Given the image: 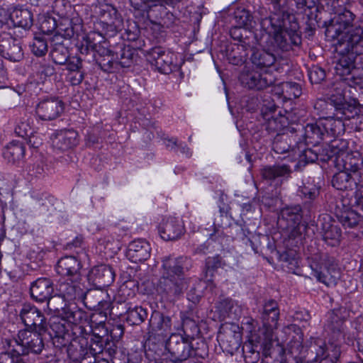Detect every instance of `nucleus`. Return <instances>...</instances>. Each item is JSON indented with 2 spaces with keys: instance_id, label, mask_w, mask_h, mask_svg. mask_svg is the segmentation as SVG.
<instances>
[{
  "instance_id": "nucleus-12",
  "label": "nucleus",
  "mask_w": 363,
  "mask_h": 363,
  "mask_svg": "<svg viewBox=\"0 0 363 363\" xmlns=\"http://www.w3.org/2000/svg\"><path fill=\"white\" fill-rule=\"evenodd\" d=\"M65 109L63 101L57 96H46L35 106L36 116L43 121H52L60 116Z\"/></svg>"
},
{
  "instance_id": "nucleus-20",
  "label": "nucleus",
  "mask_w": 363,
  "mask_h": 363,
  "mask_svg": "<svg viewBox=\"0 0 363 363\" xmlns=\"http://www.w3.org/2000/svg\"><path fill=\"white\" fill-rule=\"evenodd\" d=\"M40 333L38 331L33 333L29 330L19 331L16 342L21 347V351L23 354L30 352L38 354L42 351L43 342L40 335Z\"/></svg>"
},
{
  "instance_id": "nucleus-63",
  "label": "nucleus",
  "mask_w": 363,
  "mask_h": 363,
  "mask_svg": "<svg viewBox=\"0 0 363 363\" xmlns=\"http://www.w3.org/2000/svg\"><path fill=\"white\" fill-rule=\"evenodd\" d=\"M358 349L363 353V339H359L357 341Z\"/></svg>"
},
{
  "instance_id": "nucleus-21",
  "label": "nucleus",
  "mask_w": 363,
  "mask_h": 363,
  "mask_svg": "<svg viewBox=\"0 0 363 363\" xmlns=\"http://www.w3.org/2000/svg\"><path fill=\"white\" fill-rule=\"evenodd\" d=\"M65 323L62 318H56L52 319L50 323L48 333L53 344L57 347H66L71 340V326H66Z\"/></svg>"
},
{
  "instance_id": "nucleus-40",
  "label": "nucleus",
  "mask_w": 363,
  "mask_h": 363,
  "mask_svg": "<svg viewBox=\"0 0 363 363\" xmlns=\"http://www.w3.org/2000/svg\"><path fill=\"white\" fill-rule=\"evenodd\" d=\"M51 57L55 64L65 65L69 59V51L66 45L53 47L50 52Z\"/></svg>"
},
{
  "instance_id": "nucleus-57",
  "label": "nucleus",
  "mask_w": 363,
  "mask_h": 363,
  "mask_svg": "<svg viewBox=\"0 0 363 363\" xmlns=\"http://www.w3.org/2000/svg\"><path fill=\"white\" fill-rule=\"evenodd\" d=\"M362 188V185L360 184V186L357 189L358 191L356 192L354 196V205L357 208L363 209V191L361 190Z\"/></svg>"
},
{
  "instance_id": "nucleus-15",
  "label": "nucleus",
  "mask_w": 363,
  "mask_h": 363,
  "mask_svg": "<svg viewBox=\"0 0 363 363\" xmlns=\"http://www.w3.org/2000/svg\"><path fill=\"white\" fill-rule=\"evenodd\" d=\"M92 50L99 55L107 57L108 62H112L111 57L115 54L108 46L104 37L99 32L92 31L85 35L82 41V50L88 51Z\"/></svg>"
},
{
  "instance_id": "nucleus-5",
  "label": "nucleus",
  "mask_w": 363,
  "mask_h": 363,
  "mask_svg": "<svg viewBox=\"0 0 363 363\" xmlns=\"http://www.w3.org/2000/svg\"><path fill=\"white\" fill-rule=\"evenodd\" d=\"M318 157V155L311 149H306L302 152L293 150L283 158L281 163L265 167L262 169V174L265 179L278 185L283 178L289 175L292 168L295 170L300 169L307 163L317 160Z\"/></svg>"
},
{
  "instance_id": "nucleus-41",
  "label": "nucleus",
  "mask_w": 363,
  "mask_h": 363,
  "mask_svg": "<svg viewBox=\"0 0 363 363\" xmlns=\"http://www.w3.org/2000/svg\"><path fill=\"white\" fill-rule=\"evenodd\" d=\"M235 19L238 27L250 29L252 27V17L249 11L242 9L235 12Z\"/></svg>"
},
{
  "instance_id": "nucleus-45",
  "label": "nucleus",
  "mask_w": 363,
  "mask_h": 363,
  "mask_svg": "<svg viewBox=\"0 0 363 363\" xmlns=\"http://www.w3.org/2000/svg\"><path fill=\"white\" fill-rule=\"evenodd\" d=\"M133 54L129 48L121 49V52L113 54L111 57L112 62H115L120 64L122 67H129L132 62Z\"/></svg>"
},
{
  "instance_id": "nucleus-31",
  "label": "nucleus",
  "mask_w": 363,
  "mask_h": 363,
  "mask_svg": "<svg viewBox=\"0 0 363 363\" xmlns=\"http://www.w3.org/2000/svg\"><path fill=\"white\" fill-rule=\"evenodd\" d=\"M74 33V27L72 24L63 23L60 22L55 35L51 38V46L59 47L65 45L64 42L69 40Z\"/></svg>"
},
{
  "instance_id": "nucleus-34",
  "label": "nucleus",
  "mask_w": 363,
  "mask_h": 363,
  "mask_svg": "<svg viewBox=\"0 0 363 363\" xmlns=\"http://www.w3.org/2000/svg\"><path fill=\"white\" fill-rule=\"evenodd\" d=\"M51 6L52 12L61 18V22L72 24V21L66 17L68 9H71L70 4L67 0H54Z\"/></svg>"
},
{
  "instance_id": "nucleus-32",
  "label": "nucleus",
  "mask_w": 363,
  "mask_h": 363,
  "mask_svg": "<svg viewBox=\"0 0 363 363\" xmlns=\"http://www.w3.org/2000/svg\"><path fill=\"white\" fill-rule=\"evenodd\" d=\"M61 318L68 324V325H78L81 323L84 317V313L82 310L79 309L76 306L73 307H67L65 303L64 306H61Z\"/></svg>"
},
{
  "instance_id": "nucleus-64",
  "label": "nucleus",
  "mask_w": 363,
  "mask_h": 363,
  "mask_svg": "<svg viewBox=\"0 0 363 363\" xmlns=\"http://www.w3.org/2000/svg\"><path fill=\"white\" fill-rule=\"evenodd\" d=\"M33 6H39L43 0H28Z\"/></svg>"
},
{
  "instance_id": "nucleus-58",
  "label": "nucleus",
  "mask_w": 363,
  "mask_h": 363,
  "mask_svg": "<svg viewBox=\"0 0 363 363\" xmlns=\"http://www.w3.org/2000/svg\"><path fill=\"white\" fill-rule=\"evenodd\" d=\"M241 28L238 26H235L233 28L230 30V35L235 39L240 40L242 38V34L241 33Z\"/></svg>"
},
{
  "instance_id": "nucleus-7",
  "label": "nucleus",
  "mask_w": 363,
  "mask_h": 363,
  "mask_svg": "<svg viewBox=\"0 0 363 363\" xmlns=\"http://www.w3.org/2000/svg\"><path fill=\"white\" fill-rule=\"evenodd\" d=\"M345 118L340 112L335 113V115L330 117H319L318 121L313 124H308L306 128V133L308 137L322 139L325 136H337L345 132Z\"/></svg>"
},
{
  "instance_id": "nucleus-62",
  "label": "nucleus",
  "mask_w": 363,
  "mask_h": 363,
  "mask_svg": "<svg viewBox=\"0 0 363 363\" xmlns=\"http://www.w3.org/2000/svg\"><path fill=\"white\" fill-rule=\"evenodd\" d=\"M5 40H0V53H4L6 50V43Z\"/></svg>"
},
{
  "instance_id": "nucleus-46",
  "label": "nucleus",
  "mask_w": 363,
  "mask_h": 363,
  "mask_svg": "<svg viewBox=\"0 0 363 363\" xmlns=\"http://www.w3.org/2000/svg\"><path fill=\"white\" fill-rule=\"evenodd\" d=\"M30 48L33 53L36 56H43L48 51V43L43 36H36L33 38Z\"/></svg>"
},
{
  "instance_id": "nucleus-37",
  "label": "nucleus",
  "mask_w": 363,
  "mask_h": 363,
  "mask_svg": "<svg viewBox=\"0 0 363 363\" xmlns=\"http://www.w3.org/2000/svg\"><path fill=\"white\" fill-rule=\"evenodd\" d=\"M67 354L73 361H79L85 354L86 349L78 341L77 339H72L67 345Z\"/></svg>"
},
{
  "instance_id": "nucleus-48",
  "label": "nucleus",
  "mask_w": 363,
  "mask_h": 363,
  "mask_svg": "<svg viewBox=\"0 0 363 363\" xmlns=\"http://www.w3.org/2000/svg\"><path fill=\"white\" fill-rule=\"evenodd\" d=\"M325 2L327 9L330 12L335 13V16L343 13L347 10L345 6L349 0H323Z\"/></svg>"
},
{
  "instance_id": "nucleus-19",
  "label": "nucleus",
  "mask_w": 363,
  "mask_h": 363,
  "mask_svg": "<svg viewBox=\"0 0 363 363\" xmlns=\"http://www.w3.org/2000/svg\"><path fill=\"white\" fill-rule=\"evenodd\" d=\"M184 225L179 217L166 216L158 225V233L164 240H176L184 233Z\"/></svg>"
},
{
  "instance_id": "nucleus-61",
  "label": "nucleus",
  "mask_w": 363,
  "mask_h": 363,
  "mask_svg": "<svg viewBox=\"0 0 363 363\" xmlns=\"http://www.w3.org/2000/svg\"><path fill=\"white\" fill-rule=\"evenodd\" d=\"M152 26V28L155 30H157V31H160L161 30L162 26L160 23H155V22H151Z\"/></svg>"
},
{
  "instance_id": "nucleus-53",
  "label": "nucleus",
  "mask_w": 363,
  "mask_h": 363,
  "mask_svg": "<svg viewBox=\"0 0 363 363\" xmlns=\"http://www.w3.org/2000/svg\"><path fill=\"white\" fill-rule=\"evenodd\" d=\"M308 76L312 83L318 84L324 79L325 74L323 69L315 67L310 71Z\"/></svg>"
},
{
  "instance_id": "nucleus-18",
  "label": "nucleus",
  "mask_w": 363,
  "mask_h": 363,
  "mask_svg": "<svg viewBox=\"0 0 363 363\" xmlns=\"http://www.w3.org/2000/svg\"><path fill=\"white\" fill-rule=\"evenodd\" d=\"M21 318L26 330L43 332L47 330V325L43 313L35 307L24 305L20 313Z\"/></svg>"
},
{
  "instance_id": "nucleus-25",
  "label": "nucleus",
  "mask_w": 363,
  "mask_h": 363,
  "mask_svg": "<svg viewBox=\"0 0 363 363\" xmlns=\"http://www.w3.org/2000/svg\"><path fill=\"white\" fill-rule=\"evenodd\" d=\"M54 148L65 151L75 147L78 143V134L72 130H61L52 137Z\"/></svg>"
},
{
  "instance_id": "nucleus-55",
  "label": "nucleus",
  "mask_w": 363,
  "mask_h": 363,
  "mask_svg": "<svg viewBox=\"0 0 363 363\" xmlns=\"http://www.w3.org/2000/svg\"><path fill=\"white\" fill-rule=\"evenodd\" d=\"M18 355L19 351L18 353L1 352L0 354V363H15L16 357H18Z\"/></svg>"
},
{
  "instance_id": "nucleus-43",
  "label": "nucleus",
  "mask_w": 363,
  "mask_h": 363,
  "mask_svg": "<svg viewBox=\"0 0 363 363\" xmlns=\"http://www.w3.org/2000/svg\"><path fill=\"white\" fill-rule=\"evenodd\" d=\"M178 0H144L141 4H135V7L138 10L148 11L153 7L160 6L163 7L165 5H173Z\"/></svg>"
},
{
  "instance_id": "nucleus-49",
  "label": "nucleus",
  "mask_w": 363,
  "mask_h": 363,
  "mask_svg": "<svg viewBox=\"0 0 363 363\" xmlns=\"http://www.w3.org/2000/svg\"><path fill=\"white\" fill-rule=\"evenodd\" d=\"M300 195L309 200H313L319 194L318 188L313 184H304L299 189Z\"/></svg>"
},
{
  "instance_id": "nucleus-52",
  "label": "nucleus",
  "mask_w": 363,
  "mask_h": 363,
  "mask_svg": "<svg viewBox=\"0 0 363 363\" xmlns=\"http://www.w3.org/2000/svg\"><path fill=\"white\" fill-rule=\"evenodd\" d=\"M235 203L241 208V214L252 212L255 208V201H250L248 199H242V201L238 199Z\"/></svg>"
},
{
  "instance_id": "nucleus-23",
  "label": "nucleus",
  "mask_w": 363,
  "mask_h": 363,
  "mask_svg": "<svg viewBox=\"0 0 363 363\" xmlns=\"http://www.w3.org/2000/svg\"><path fill=\"white\" fill-rule=\"evenodd\" d=\"M333 178L332 184L338 190H353L359 188L361 176L359 172L351 173L344 169H339Z\"/></svg>"
},
{
  "instance_id": "nucleus-26",
  "label": "nucleus",
  "mask_w": 363,
  "mask_h": 363,
  "mask_svg": "<svg viewBox=\"0 0 363 363\" xmlns=\"http://www.w3.org/2000/svg\"><path fill=\"white\" fill-rule=\"evenodd\" d=\"M337 169H344L351 173L358 172L363 167V158L358 151L348 150L343 157L337 158L335 162Z\"/></svg>"
},
{
  "instance_id": "nucleus-6",
  "label": "nucleus",
  "mask_w": 363,
  "mask_h": 363,
  "mask_svg": "<svg viewBox=\"0 0 363 363\" xmlns=\"http://www.w3.org/2000/svg\"><path fill=\"white\" fill-rule=\"evenodd\" d=\"M186 258L168 257L163 260L162 277L157 285L159 294L176 296L186 288V282L183 278V269Z\"/></svg>"
},
{
  "instance_id": "nucleus-1",
  "label": "nucleus",
  "mask_w": 363,
  "mask_h": 363,
  "mask_svg": "<svg viewBox=\"0 0 363 363\" xmlns=\"http://www.w3.org/2000/svg\"><path fill=\"white\" fill-rule=\"evenodd\" d=\"M354 15L349 10L334 16L326 26L325 35L333 41L337 53V76L363 92L362 70L357 66V56L363 53V28L353 23Z\"/></svg>"
},
{
  "instance_id": "nucleus-47",
  "label": "nucleus",
  "mask_w": 363,
  "mask_h": 363,
  "mask_svg": "<svg viewBox=\"0 0 363 363\" xmlns=\"http://www.w3.org/2000/svg\"><path fill=\"white\" fill-rule=\"evenodd\" d=\"M220 307L222 308L223 315H230L234 314L238 315L240 313V308L236 302L231 299H225L220 303Z\"/></svg>"
},
{
  "instance_id": "nucleus-38",
  "label": "nucleus",
  "mask_w": 363,
  "mask_h": 363,
  "mask_svg": "<svg viewBox=\"0 0 363 363\" xmlns=\"http://www.w3.org/2000/svg\"><path fill=\"white\" fill-rule=\"evenodd\" d=\"M40 30L45 34H50L58 28L57 20L48 14H40L38 17Z\"/></svg>"
},
{
  "instance_id": "nucleus-10",
  "label": "nucleus",
  "mask_w": 363,
  "mask_h": 363,
  "mask_svg": "<svg viewBox=\"0 0 363 363\" xmlns=\"http://www.w3.org/2000/svg\"><path fill=\"white\" fill-rule=\"evenodd\" d=\"M301 207L288 206L281 211L277 224L289 238H294L301 234Z\"/></svg>"
},
{
  "instance_id": "nucleus-29",
  "label": "nucleus",
  "mask_w": 363,
  "mask_h": 363,
  "mask_svg": "<svg viewBox=\"0 0 363 363\" xmlns=\"http://www.w3.org/2000/svg\"><path fill=\"white\" fill-rule=\"evenodd\" d=\"M252 63L260 69L266 68L265 71L272 74L273 70H278L276 62V57L274 54L265 50H256L252 55Z\"/></svg>"
},
{
  "instance_id": "nucleus-54",
  "label": "nucleus",
  "mask_w": 363,
  "mask_h": 363,
  "mask_svg": "<svg viewBox=\"0 0 363 363\" xmlns=\"http://www.w3.org/2000/svg\"><path fill=\"white\" fill-rule=\"evenodd\" d=\"M65 64L67 65V69L68 71H69L70 72H80V68L82 67V62L79 58H77V57L69 58Z\"/></svg>"
},
{
  "instance_id": "nucleus-50",
  "label": "nucleus",
  "mask_w": 363,
  "mask_h": 363,
  "mask_svg": "<svg viewBox=\"0 0 363 363\" xmlns=\"http://www.w3.org/2000/svg\"><path fill=\"white\" fill-rule=\"evenodd\" d=\"M285 90L284 98L291 99L298 98L301 94V89L298 84L295 82H284Z\"/></svg>"
},
{
  "instance_id": "nucleus-16",
  "label": "nucleus",
  "mask_w": 363,
  "mask_h": 363,
  "mask_svg": "<svg viewBox=\"0 0 363 363\" xmlns=\"http://www.w3.org/2000/svg\"><path fill=\"white\" fill-rule=\"evenodd\" d=\"M174 54L162 47H155L151 49L147 55L148 62L160 72L167 74L172 71Z\"/></svg>"
},
{
  "instance_id": "nucleus-51",
  "label": "nucleus",
  "mask_w": 363,
  "mask_h": 363,
  "mask_svg": "<svg viewBox=\"0 0 363 363\" xmlns=\"http://www.w3.org/2000/svg\"><path fill=\"white\" fill-rule=\"evenodd\" d=\"M12 13L13 8L5 9L0 7V26H6L9 28L13 27Z\"/></svg>"
},
{
  "instance_id": "nucleus-24",
  "label": "nucleus",
  "mask_w": 363,
  "mask_h": 363,
  "mask_svg": "<svg viewBox=\"0 0 363 363\" xmlns=\"http://www.w3.org/2000/svg\"><path fill=\"white\" fill-rule=\"evenodd\" d=\"M150 256V246L145 240H135L128 245L126 257L130 262L135 263L143 262Z\"/></svg>"
},
{
  "instance_id": "nucleus-11",
  "label": "nucleus",
  "mask_w": 363,
  "mask_h": 363,
  "mask_svg": "<svg viewBox=\"0 0 363 363\" xmlns=\"http://www.w3.org/2000/svg\"><path fill=\"white\" fill-rule=\"evenodd\" d=\"M30 295L33 299L38 302L48 301L49 306H52L54 310L59 311L60 308L55 306V303L60 299L64 302L63 298L58 294L57 291V296L51 297L53 292L52 283L48 278H38L34 281L30 288Z\"/></svg>"
},
{
  "instance_id": "nucleus-28",
  "label": "nucleus",
  "mask_w": 363,
  "mask_h": 363,
  "mask_svg": "<svg viewBox=\"0 0 363 363\" xmlns=\"http://www.w3.org/2000/svg\"><path fill=\"white\" fill-rule=\"evenodd\" d=\"M152 332L158 336L167 337L171 333V319L160 312H154L150 320Z\"/></svg>"
},
{
  "instance_id": "nucleus-36",
  "label": "nucleus",
  "mask_w": 363,
  "mask_h": 363,
  "mask_svg": "<svg viewBox=\"0 0 363 363\" xmlns=\"http://www.w3.org/2000/svg\"><path fill=\"white\" fill-rule=\"evenodd\" d=\"M363 220V216L354 210L344 211L340 216V221L345 228H353Z\"/></svg>"
},
{
  "instance_id": "nucleus-42",
  "label": "nucleus",
  "mask_w": 363,
  "mask_h": 363,
  "mask_svg": "<svg viewBox=\"0 0 363 363\" xmlns=\"http://www.w3.org/2000/svg\"><path fill=\"white\" fill-rule=\"evenodd\" d=\"M12 40L13 44L11 45L9 42L6 41V50L2 53L5 57L6 55L11 61H18L23 57L21 47L18 44L15 43V40Z\"/></svg>"
},
{
  "instance_id": "nucleus-2",
  "label": "nucleus",
  "mask_w": 363,
  "mask_h": 363,
  "mask_svg": "<svg viewBox=\"0 0 363 363\" xmlns=\"http://www.w3.org/2000/svg\"><path fill=\"white\" fill-rule=\"evenodd\" d=\"M274 4L275 11L269 18L263 19L261 26L269 38H272V45L274 48L287 50L289 42L298 45L301 42L298 35V23L294 16L289 13L286 6L291 0H270ZM297 6L303 8H311L315 4V0H296Z\"/></svg>"
},
{
  "instance_id": "nucleus-8",
  "label": "nucleus",
  "mask_w": 363,
  "mask_h": 363,
  "mask_svg": "<svg viewBox=\"0 0 363 363\" xmlns=\"http://www.w3.org/2000/svg\"><path fill=\"white\" fill-rule=\"evenodd\" d=\"M310 267L317 280L328 286H335L340 278L337 264L327 255H315L311 258Z\"/></svg>"
},
{
  "instance_id": "nucleus-4",
  "label": "nucleus",
  "mask_w": 363,
  "mask_h": 363,
  "mask_svg": "<svg viewBox=\"0 0 363 363\" xmlns=\"http://www.w3.org/2000/svg\"><path fill=\"white\" fill-rule=\"evenodd\" d=\"M80 267V262L73 256L64 257L57 262L56 271L62 277L58 281L56 289L65 303L83 301L86 297L87 289L81 281Z\"/></svg>"
},
{
  "instance_id": "nucleus-59",
  "label": "nucleus",
  "mask_w": 363,
  "mask_h": 363,
  "mask_svg": "<svg viewBox=\"0 0 363 363\" xmlns=\"http://www.w3.org/2000/svg\"><path fill=\"white\" fill-rule=\"evenodd\" d=\"M273 91L279 95V96H283L284 97L285 95V90L284 89V82H281L280 84H276L274 86Z\"/></svg>"
},
{
  "instance_id": "nucleus-39",
  "label": "nucleus",
  "mask_w": 363,
  "mask_h": 363,
  "mask_svg": "<svg viewBox=\"0 0 363 363\" xmlns=\"http://www.w3.org/2000/svg\"><path fill=\"white\" fill-rule=\"evenodd\" d=\"M15 131L18 135L22 138L28 137V143L34 147H38L41 144V141H35L33 139L35 136L33 135V130L30 126L25 123L21 122L19 123L15 129Z\"/></svg>"
},
{
  "instance_id": "nucleus-33",
  "label": "nucleus",
  "mask_w": 363,
  "mask_h": 363,
  "mask_svg": "<svg viewBox=\"0 0 363 363\" xmlns=\"http://www.w3.org/2000/svg\"><path fill=\"white\" fill-rule=\"evenodd\" d=\"M321 229L323 230V240L327 245L335 246L340 243L341 230L337 225L329 223H322Z\"/></svg>"
},
{
  "instance_id": "nucleus-17",
  "label": "nucleus",
  "mask_w": 363,
  "mask_h": 363,
  "mask_svg": "<svg viewBox=\"0 0 363 363\" xmlns=\"http://www.w3.org/2000/svg\"><path fill=\"white\" fill-rule=\"evenodd\" d=\"M275 76L267 71L262 72L252 71L250 72L242 73L240 80L242 85L255 89H264L272 85L275 81Z\"/></svg>"
},
{
  "instance_id": "nucleus-30",
  "label": "nucleus",
  "mask_w": 363,
  "mask_h": 363,
  "mask_svg": "<svg viewBox=\"0 0 363 363\" xmlns=\"http://www.w3.org/2000/svg\"><path fill=\"white\" fill-rule=\"evenodd\" d=\"M11 18L13 27L22 28L28 30L33 25V14L30 11L23 7H13Z\"/></svg>"
},
{
  "instance_id": "nucleus-60",
  "label": "nucleus",
  "mask_w": 363,
  "mask_h": 363,
  "mask_svg": "<svg viewBox=\"0 0 363 363\" xmlns=\"http://www.w3.org/2000/svg\"><path fill=\"white\" fill-rule=\"evenodd\" d=\"M79 363H96V359H94L93 357H89V359H88L87 358H82L80 359V362Z\"/></svg>"
},
{
  "instance_id": "nucleus-14",
  "label": "nucleus",
  "mask_w": 363,
  "mask_h": 363,
  "mask_svg": "<svg viewBox=\"0 0 363 363\" xmlns=\"http://www.w3.org/2000/svg\"><path fill=\"white\" fill-rule=\"evenodd\" d=\"M166 350L170 354V360L177 362L184 361L191 356L192 346L187 339L173 333L166 342Z\"/></svg>"
},
{
  "instance_id": "nucleus-13",
  "label": "nucleus",
  "mask_w": 363,
  "mask_h": 363,
  "mask_svg": "<svg viewBox=\"0 0 363 363\" xmlns=\"http://www.w3.org/2000/svg\"><path fill=\"white\" fill-rule=\"evenodd\" d=\"M279 316L277 303L273 300L266 302L262 314L263 328L261 330L264 336L263 344L265 345L273 339L274 330L277 328Z\"/></svg>"
},
{
  "instance_id": "nucleus-27",
  "label": "nucleus",
  "mask_w": 363,
  "mask_h": 363,
  "mask_svg": "<svg viewBox=\"0 0 363 363\" xmlns=\"http://www.w3.org/2000/svg\"><path fill=\"white\" fill-rule=\"evenodd\" d=\"M114 279L112 269L105 264L93 267L88 274V280L94 286L108 285Z\"/></svg>"
},
{
  "instance_id": "nucleus-22",
  "label": "nucleus",
  "mask_w": 363,
  "mask_h": 363,
  "mask_svg": "<svg viewBox=\"0 0 363 363\" xmlns=\"http://www.w3.org/2000/svg\"><path fill=\"white\" fill-rule=\"evenodd\" d=\"M349 150L348 141L344 139L335 138L325 145L320 152V160L327 161L333 160V163L337 158L343 157L346 152Z\"/></svg>"
},
{
  "instance_id": "nucleus-3",
  "label": "nucleus",
  "mask_w": 363,
  "mask_h": 363,
  "mask_svg": "<svg viewBox=\"0 0 363 363\" xmlns=\"http://www.w3.org/2000/svg\"><path fill=\"white\" fill-rule=\"evenodd\" d=\"M335 84L333 93L330 95L329 101L319 99L314 105L319 117H330L340 112L345 118H350L358 104L357 95L363 94L360 90L354 91L355 86L347 83L343 78Z\"/></svg>"
},
{
  "instance_id": "nucleus-56",
  "label": "nucleus",
  "mask_w": 363,
  "mask_h": 363,
  "mask_svg": "<svg viewBox=\"0 0 363 363\" xmlns=\"http://www.w3.org/2000/svg\"><path fill=\"white\" fill-rule=\"evenodd\" d=\"M67 78L72 85H78L82 82L84 74L81 72H70Z\"/></svg>"
},
{
  "instance_id": "nucleus-44",
  "label": "nucleus",
  "mask_w": 363,
  "mask_h": 363,
  "mask_svg": "<svg viewBox=\"0 0 363 363\" xmlns=\"http://www.w3.org/2000/svg\"><path fill=\"white\" fill-rule=\"evenodd\" d=\"M145 317L146 311L140 306H135L128 311L126 319L130 325H138L145 320Z\"/></svg>"
},
{
  "instance_id": "nucleus-9",
  "label": "nucleus",
  "mask_w": 363,
  "mask_h": 363,
  "mask_svg": "<svg viewBox=\"0 0 363 363\" xmlns=\"http://www.w3.org/2000/svg\"><path fill=\"white\" fill-rule=\"evenodd\" d=\"M94 13L99 18L98 26L105 34L113 36L123 27V21L116 9L111 4L99 3L94 9Z\"/></svg>"
},
{
  "instance_id": "nucleus-35",
  "label": "nucleus",
  "mask_w": 363,
  "mask_h": 363,
  "mask_svg": "<svg viewBox=\"0 0 363 363\" xmlns=\"http://www.w3.org/2000/svg\"><path fill=\"white\" fill-rule=\"evenodd\" d=\"M24 153L25 147L23 144L19 142H13L6 147L4 155L10 161L15 162L22 159Z\"/></svg>"
}]
</instances>
